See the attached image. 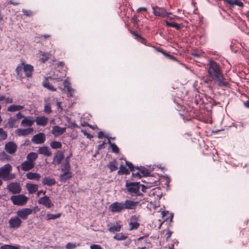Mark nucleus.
Listing matches in <instances>:
<instances>
[{
	"instance_id": "nucleus-1",
	"label": "nucleus",
	"mask_w": 249,
	"mask_h": 249,
	"mask_svg": "<svg viewBox=\"0 0 249 249\" xmlns=\"http://www.w3.org/2000/svg\"><path fill=\"white\" fill-rule=\"evenodd\" d=\"M207 65L209 76L216 83L217 86L219 87H227L229 83L225 81V77L219 64L211 60L209 61Z\"/></svg>"
},
{
	"instance_id": "nucleus-2",
	"label": "nucleus",
	"mask_w": 249,
	"mask_h": 249,
	"mask_svg": "<svg viewBox=\"0 0 249 249\" xmlns=\"http://www.w3.org/2000/svg\"><path fill=\"white\" fill-rule=\"evenodd\" d=\"M138 204V201L129 199H126L122 202L115 201L109 205V210L112 213H120L126 209H135Z\"/></svg>"
},
{
	"instance_id": "nucleus-3",
	"label": "nucleus",
	"mask_w": 249,
	"mask_h": 249,
	"mask_svg": "<svg viewBox=\"0 0 249 249\" xmlns=\"http://www.w3.org/2000/svg\"><path fill=\"white\" fill-rule=\"evenodd\" d=\"M127 192L132 196H141L142 194L140 193L141 184L140 182H126L125 184Z\"/></svg>"
},
{
	"instance_id": "nucleus-4",
	"label": "nucleus",
	"mask_w": 249,
	"mask_h": 249,
	"mask_svg": "<svg viewBox=\"0 0 249 249\" xmlns=\"http://www.w3.org/2000/svg\"><path fill=\"white\" fill-rule=\"evenodd\" d=\"M28 197L23 195H18L12 196L10 200L14 205L17 206H23L25 205L27 201Z\"/></svg>"
},
{
	"instance_id": "nucleus-5",
	"label": "nucleus",
	"mask_w": 249,
	"mask_h": 249,
	"mask_svg": "<svg viewBox=\"0 0 249 249\" xmlns=\"http://www.w3.org/2000/svg\"><path fill=\"white\" fill-rule=\"evenodd\" d=\"M152 8L153 10V14L155 16L163 18L171 14V12L167 11L166 9L163 7L155 6H152Z\"/></svg>"
},
{
	"instance_id": "nucleus-6",
	"label": "nucleus",
	"mask_w": 249,
	"mask_h": 249,
	"mask_svg": "<svg viewBox=\"0 0 249 249\" xmlns=\"http://www.w3.org/2000/svg\"><path fill=\"white\" fill-rule=\"evenodd\" d=\"M12 170V166L9 163L4 165L0 168V178L4 180H8L7 176L9 175L10 172Z\"/></svg>"
},
{
	"instance_id": "nucleus-7",
	"label": "nucleus",
	"mask_w": 249,
	"mask_h": 249,
	"mask_svg": "<svg viewBox=\"0 0 249 249\" xmlns=\"http://www.w3.org/2000/svg\"><path fill=\"white\" fill-rule=\"evenodd\" d=\"M7 189L13 194H19L21 188L19 182H11L7 186Z\"/></svg>"
},
{
	"instance_id": "nucleus-8",
	"label": "nucleus",
	"mask_w": 249,
	"mask_h": 249,
	"mask_svg": "<svg viewBox=\"0 0 249 249\" xmlns=\"http://www.w3.org/2000/svg\"><path fill=\"white\" fill-rule=\"evenodd\" d=\"M22 221L18 216L11 217L9 220V225L11 229H18L19 228Z\"/></svg>"
},
{
	"instance_id": "nucleus-9",
	"label": "nucleus",
	"mask_w": 249,
	"mask_h": 249,
	"mask_svg": "<svg viewBox=\"0 0 249 249\" xmlns=\"http://www.w3.org/2000/svg\"><path fill=\"white\" fill-rule=\"evenodd\" d=\"M32 213V210L30 208H23L18 211L17 213L19 218L23 219H26L30 214Z\"/></svg>"
},
{
	"instance_id": "nucleus-10",
	"label": "nucleus",
	"mask_w": 249,
	"mask_h": 249,
	"mask_svg": "<svg viewBox=\"0 0 249 249\" xmlns=\"http://www.w3.org/2000/svg\"><path fill=\"white\" fill-rule=\"evenodd\" d=\"M46 140L45 135L43 133H39L34 135L31 141L35 144H38L43 143Z\"/></svg>"
},
{
	"instance_id": "nucleus-11",
	"label": "nucleus",
	"mask_w": 249,
	"mask_h": 249,
	"mask_svg": "<svg viewBox=\"0 0 249 249\" xmlns=\"http://www.w3.org/2000/svg\"><path fill=\"white\" fill-rule=\"evenodd\" d=\"M5 150L10 154H14L17 149V144L13 142H9L5 144Z\"/></svg>"
},
{
	"instance_id": "nucleus-12",
	"label": "nucleus",
	"mask_w": 249,
	"mask_h": 249,
	"mask_svg": "<svg viewBox=\"0 0 249 249\" xmlns=\"http://www.w3.org/2000/svg\"><path fill=\"white\" fill-rule=\"evenodd\" d=\"M38 203L45 206L47 208H50L53 206L51 200L47 196L40 197L38 200Z\"/></svg>"
},
{
	"instance_id": "nucleus-13",
	"label": "nucleus",
	"mask_w": 249,
	"mask_h": 249,
	"mask_svg": "<svg viewBox=\"0 0 249 249\" xmlns=\"http://www.w3.org/2000/svg\"><path fill=\"white\" fill-rule=\"evenodd\" d=\"M64 158V153L62 151H57V152L55 154L53 160V163L54 165H58L60 164L62 160Z\"/></svg>"
},
{
	"instance_id": "nucleus-14",
	"label": "nucleus",
	"mask_w": 249,
	"mask_h": 249,
	"mask_svg": "<svg viewBox=\"0 0 249 249\" xmlns=\"http://www.w3.org/2000/svg\"><path fill=\"white\" fill-rule=\"evenodd\" d=\"M35 122L33 117L28 116L24 117L21 122V125L23 127H31Z\"/></svg>"
},
{
	"instance_id": "nucleus-15",
	"label": "nucleus",
	"mask_w": 249,
	"mask_h": 249,
	"mask_svg": "<svg viewBox=\"0 0 249 249\" xmlns=\"http://www.w3.org/2000/svg\"><path fill=\"white\" fill-rule=\"evenodd\" d=\"M35 166V163L30 162L27 160L23 162L20 165L21 170L24 171H29L33 169Z\"/></svg>"
},
{
	"instance_id": "nucleus-16",
	"label": "nucleus",
	"mask_w": 249,
	"mask_h": 249,
	"mask_svg": "<svg viewBox=\"0 0 249 249\" xmlns=\"http://www.w3.org/2000/svg\"><path fill=\"white\" fill-rule=\"evenodd\" d=\"M37 153L44 156L50 157L52 155L50 148L48 146L40 147L37 150Z\"/></svg>"
},
{
	"instance_id": "nucleus-17",
	"label": "nucleus",
	"mask_w": 249,
	"mask_h": 249,
	"mask_svg": "<svg viewBox=\"0 0 249 249\" xmlns=\"http://www.w3.org/2000/svg\"><path fill=\"white\" fill-rule=\"evenodd\" d=\"M66 131V127H61L58 125L52 127V132L54 136L60 135Z\"/></svg>"
},
{
	"instance_id": "nucleus-18",
	"label": "nucleus",
	"mask_w": 249,
	"mask_h": 249,
	"mask_svg": "<svg viewBox=\"0 0 249 249\" xmlns=\"http://www.w3.org/2000/svg\"><path fill=\"white\" fill-rule=\"evenodd\" d=\"M35 121L37 125L44 126L47 124L48 119L44 116H38L36 118Z\"/></svg>"
},
{
	"instance_id": "nucleus-19",
	"label": "nucleus",
	"mask_w": 249,
	"mask_h": 249,
	"mask_svg": "<svg viewBox=\"0 0 249 249\" xmlns=\"http://www.w3.org/2000/svg\"><path fill=\"white\" fill-rule=\"evenodd\" d=\"M23 70L25 72V76L27 77L32 76V72L34 70L33 66L29 64H23Z\"/></svg>"
},
{
	"instance_id": "nucleus-20",
	"label": "nucleus",
	"mask_w": 249,
	"mask_h": 249,
	"mask_svg": "<svg viewBox=\"0 0 249 249\" xmlns=\"http://www.w3.org/2000/svg\"><path fill=\"white\" fill-rule=\"evenodd\" d=\"M42 183L44 185L52 186L55 184L56 181L53 178H51L49 177H45L43 178Z\"/></svg>"
},
{
	"instance_id": "nucleus-21",
	"label": "nucleus",
	"mask_w": 249,
	"mask_h": 249,
	"mask_svg": "<svg viewBox=\"0 0 249 249\" xmlns=\"http://www.w3.org/2000/svg\"><path fill=\"white\" fill-rule=\"evenodd\" d=\"M33 131V127L25 129H18L16 130V134L19 136H26Z\"/></svg>"
},
{
	"instance_id": "nucleus-22",
	"label": "nucleus",
	"mask_w": 249,
	"mask_h": 249,
	"mask_svg": "<svg viewBox=\"0 0 249 249\" xmlns=\"http://www.w3.org/2000/svg\"><path fill=\"white\" fill-rule=\"evenodd\" d=\"M26 177L28 179L38 181L40 178L41 176L39 173L29 172L26 173Z\"/></svg>"
},
{
	"instance_id": "nucleus-23",
	"label": "nucleus",
	"mask_w": 249,
	"mask_h": 249,
	"mask_svg": "<svg viewBox=\"0 0 249 249\" xmlns=\"http://www.w3.org/2000/svg\"><path fill=\"white\" fill-rule=\"evenodd\" d=\"M25 186L30 194L35 193L38 188V185L32 183H27Z\"/></svg>"
},
{
	"instance_id": "nucleus-24",
	"label": "nucleus",
	"mask_w": 249,
	"mask_h": 249,
	"mask_svg": "<svg viewBox=\"0 0 249 249\" xmlns=\"http://www.w3.org/2000/svg\"><path fill=\"white\" fill-rule=\"evenodd\" d=\"M72 177V173L71 172H65L60 174L59 176L60 180L61 182H66L69 178Z\"/></svg>"
},
{
	"instance_id": "nucleus-25",
	"label": "nucleus",
	"mask_w": 249,
	"mask_h": 249,
	"mask_svg": "<svg viewBox=\"0 0 249 249\" xmlns=\"http://www.w3.org/2000/svg\"><path fill=\"white\" fill-rule=\"evenodd\" d=\"M42 85L44 88L53 91L56 90V89L53 86L52 84H51L49 82L48 77L45 78L44 80L43 81Z\"/></svg>"
},
{
	"instance_id": "nucleus-26",
	"label": "nucleus",
	"mask_w": 249,
	"mask_h": 249,
	"mask_svg": "<svg viewBox=\"0 0 249 249\" xmlns=\"http://www.w3.org/2000/svg\"><path fill=\"white\" fill-rule=\"evenodd\" d=\"M68 159L69 157L66 158L65 163L62 165L61 169L62 172H71V165Z\"/></svg>"
},
{
	"instance_id": "nucleus-27",
	"label": "nucleus",
	"mask_w": 249,
	"mask_h": 249,
	"mask_svg": "<svg viewBox=\"0 0 249 249\" xmlns=\"http://www.w3.org/2000/svg\"><path fill=\"white\" fill-rule=\"evenodd\" d=\"M105 137L107 139V143L109 144L110 147L111 148L112 152L115 153H118L119 152V148H118L117 145L115 143H112L110 142V138H109V137H107V136H106Z\"/></svg>"
},
{
	"instance_id": "nucleus-28",
	"label": "nucleus",
	"mask_w": 249,
	"mask_h": 249,
	"mask_svg": "<svg viewBox=\"0 0 249 249\" xmlns=\"http://www.w3.org/2000/svg\"><path fill=\"white\" fill-rule=\"evenodd\" d=\"M24 108L23 106L12 105L9 106L7 108V111L11 112H14L17 111H19Z\"/></svg>"
},
{
	"instance_id": "nucleus-29",
	"label": "nucleus",
	"mask_w": 249,
	"mask_h": 249,
	"mask_svg": "<svg viewBox=\"0 0 249 249\" xmlns=\"http://www.w3.org/2000/svg\"><path fill=\"white\" fill-rule=\"evenodd\" d=\"M38 155L36 153L31 152L27 154L26 158L27 160L30 162L35 163V160L37 159Z\"/></svg>"
},
{
	"instance_id": "nucleus-30",
	"label": "nucleus",
	"mask_w": 249,
	"mask_h": 249,
	"mask_svg": "<svg viewBox=\"0 0 249 249\" xmlns=\"http://www.w3.org/2000/svg\"><path fill=\"white\" fill-rule=\"evenodd\" d=\"M225 1H226L229 4H230L231 6H234L235 5L238 6L239 7H242L243 6V3L238 0H224Z\"/></svg>"
},
{
	"instance_id": "nucleus-31",
	"label": "nucleus",
	"mask_w": 249,
	"mask_h": 249,
	"mask_svg": "<svg viewBox=\"0 0 249 249\" xmlns=\"http://www.w3.org/2000/svg\"><path fill=\"white\" fill-rule=\"evenodd\" d=\"M130 172L123 165H121L120 169L118 171L117 174L119 175H128Z\"/></svg>"
},
{
	"instance_id": "nucleus-32",
	"label": "nucleus",
	"mask_w": 249,
	"mask_h": 249,
	"mask_svg": "<svg viewBox=\"0 0 249 249\" xmlns=\"http://www.w3.org/2000/svg\"><path fill=\"white\" fill-rule=\"evenodd\" d=\"M165 22L167 27H173L177 30H179L181 28L180 25L176 22H170L167 20H165Z\"/></svg>"
},
{
	"instance_id": "nucleus-33",
	"label": "nucleus",
	"mask_w": 249,
	"mask_h": 249,
	"mask_svg": "<svg viewBox=\"0 0 249 249\" xmlns=\"http://www.w3.org/2000/svg\"><path fill=\"white\" fill-rule=\"evenodd\" d=\"M161 215L162 217H165L167 215H169V217H167L164 218V220L166 221L170 218V221L171 222L173 218L174 214L172 213H169L168 211H163L161 212Z\"/></svg>"
},
{
	"instance_id": "nucleus-34",
	"label": "nucleus",
	"mask_w": 249,
	"mask_h": 249,
	"mask_svg": "<svg viewBox=\"0 0 249 249\" xmlns=\"http://www.w3.org/2000/svg\"><path fill=\"white\" fill-rule=\"evenodd\" d=\"M62 146V143L59 142L53 141L50 143V146L53 149L61 148Z\"/></svg>"
},
{
	"instance_id": "nucleus-35",
	"label": "nucleus",
	"mask_w": 249,
	"mask_h": 249,
	"mask_svg": "<svg viewBox=\"0 0 249 249\" xmlns=\"http://www.w3.org/2000/svg\"><path fill=\"white\" fill-rule=\"evenodd\" d=\"M108 167L109 168L110 172L115 171L117 169V161L116 160H114L113 161L110 162L108 165Z\"/></svg>"
},
{
	"instance_id": "nucleus-36",
	"label": "nucleus",
	"mask_w": 249,
	"mask_h": 249,
	"mask_svg": "<svg viewBox=\"0 0 249 249\" xmlns=\"http://www.w3.org/2000/svg\"><path fill=\"white\" fill-rule=\"evenodd\" d=\"M127 237L126 234L123 233H117L113 236V238L116 240L120 241L124 240Z\"/></svg>"
},
{
	"instance_id": "nucleus-37",
	"label": "nucleus",
	"mask_w": 249,
	"mask_h": 249,
	"mask_svg": "<svg viewBox=\"0 0 249 249\" xmlns=\"http://www.w3.org/2000/svg\"><path fill=\"white\" fill-rule=\"evenodd\" d=\"M121 226L118 224L114 225L110 227L108 231L112 233H115V232L119 231L121 230Z\"/></svg>"
},
{
	"instance_id": "nucleus-38",
	"label": "nucleus",
	"mask_w": 249,
	"mask_h": 249,
	"mask_svg": "<svg viewBox=\"0 0 249 249\" xmlns=\"http://www.w3.org/2000/svg\"><path fill=\"white\" fill-rule=\"evenodd\" d=\"M61 216V213L56 214L48 213L46 215L47 220L55 219Z\"/></svg>"
},
{
	"instance_id": "nucleus-39",
	"label": "nucleus",
	"mask_w": 249,
	"mask_h": 249,
	"mask_svg": "<svg viewBox=\"0 0 249 249\" xmlns=\"http://www.w3.org/2000/svg\"><path fill=\"white\" fill-rule=\"evenodd\" d=\"M140 226L138 222H130L129 223V231L137 230Z\"/></svg>"
},
{
	"instance_id": "nucleus-40",
	"label": "nucleus",
	"mask_w": 249,
	"mask_h": 249,
	"mask_svg": "<svg viewBox=\"0 0 249 249\" xmlns=\"http://www.w3.org/2000/svg\"><path fill=\"white\" fill-rule=\"evenodd\" d=\"M7 137V134L3 128L0 127V142L5 140Z\"/></svg>"
},
{
	"instance_id": "nucleus-41",
	"label": "nucleus",
	"mask_w": 249,
	"mask_h": 249,
	"mask_svg": "<svg viewBox=\"0 0 249 249\" xmlns=\"http://www.w3.org/2000/svg\"><path fill=\"white\" fill-rule=\"evenodd\" d=\"M16 120L15 118L11 117L8 120L7 124L9 128H13L15 127V123L16 122Z\"/></svg>"
},
{
	"instance_id": "nucleus-42",
	"label": "nucleus",
	"mask_w": 249,
	"mask_h": 249,
	"mask_svg": "<svg viewBox=\"0 0 249 249\" xmlns=\"http://www.w3.org/2000/svg\"><path fill=\"white\" fill-rule=\"evenodd\" d=\"M50 53H43L41 55V57L40 58L42 63H44L46 61H47L50 58Z\"/></svg>"
},
{
	"instance_id": "nucleus-43",
	"label": "nucleus",
	"mask_w": 249,
	"mask_h": 249,
	"mask_svg": "<svg viewBox=\"0 0 249 249\" xmlns=\"http://www.w3.org/2000/svg\"><path fill=\"white\" fill-rule=\"evenodd\" d=\"M0 249H19L18 246L11 245H4L0 247Z\"/></svg>"
},
{
	"instance_id": "nucleus-44",
	"label": "nucleus",
	"mask_w": 249,
	"mask_h": 249,
	"mask_svg": "<svg viewBox=\"0 0 249 249\" xmlns=\"http://www.w3.org/2000/svg\"><path fill=\"white\" fill-rule=\"evenodd\" d=\"M64 90L67 91L68 96L71 97L73 96L74 93V89L71 87H68Z\"/></svg>"
},
{
	"instance_id": "nucleus-45",
	"label": "nucleus",
	"mask_w": 249,
	"mask_h": 249,
	"mask_svg": "<svg viewBox=\"0 0 249 249\" xmlns=\"http://www.w3.org/2000/svg\"><path fill=\"white\" fill-rule=\"evenodd\" d=\"M44 111L47 114H50L52 112L51 105L49 103L45 105Z\"/></svg>"
},
{
	"instance_id": "nucleus-46",
	"label": "nucleus",
	"mask_w": 249,
	"mask_h": 249,
	"mask_svg": "<svg viewBox=\"0 0 249 249\" xmlns=\"http://www.w3.org/2000/svg\"><path fill=\"white\" fill-rule=\"evenodd\" d=\"M140 172L144 177H149L151 176L150 173L147 170L142 169L140 170Z\"/></svg>"
},
{
	"instance_id": "nucleus-47",
	"label": "nucleus",
	"mask_w": 249,
	"mask_h": 249,
	"mask_svg": "<svg viewBox=\"0 0 249 249\" xmlns=\"http://www.w3.org/2000/svg\"><path fill=\"white\" fill-rule=\"evenodd\" d=\"M68 124H69V126L71 128H76L78 127V125L74 122H71L70 121V119H69L67 121Z\"/></svg>"
},
{
	"instance_id": "nucleus-48",
	"label": "nucleus",
	"mask_w": 249,
	"mask_h": 249,
	"mask_svg": "<svg viewBox=\"0 0 249 249\" xmlns=\"http://www.w3.org/2000/svg\"><path fill=\"white\" fill-rule=\"evenodd\" d=\"M76 247V244H74L71 242L68 243L66 245V248L67 249H74Z\"/></svg>"
},
{
	"instance_id": "nucleus-49",
	"label": "nucleus",
	"mask_w": 249,
	"mask_h": 249,
	"mask_svg": "<svg viewBox=\"0 0 249 249\" xmlns=\"http://www.w3.org/2000/svg\"><path fill=\"white\" fill-rule=\"evenodd\" d=\"M23 64L24 63H22L21 65H18L16 69V72L18 75L20 74V73L23 70Z\"/></svg>"
},
{
	"instance_id": "nucleus-50",
	"label": "nucleus",
	"mask_w": 249,
	"mask_h": 249,
	"mask_svg": "<svg viewBox=\"0 0 249 249\" xmlns=\"http://www.w3.org/2000/svg\"><path fill=\"white\" fill-rule=\"evenodd\" d=\"M125 164L128 167V168L129 169L130 171H134L135 167L131 162L128 161H125Z\"/></svg>"
},
{
	"instance_id": "nucleus-51",
	"label": "nucleus",
	"mask_w": 249,
	"mask_h": 249,
	"mask_svg": "<svg viewBox=\"0 0 249 249\" xmlns=\"http://www.w3.org/2000/svg\"><path fill=\"white\" fill-rule=\"evenodd\" d=\"M139 218H140L139 215L136 214V215H132L130 218V222H137Z\"/></svg>"
},
{
	"instance_id": "nucleus-52",
	"label": "nucleus",
	"mask_w": 249,
	"mask_h": 249,
	"mask_svg": "<svg viewBox=\"0 0 249 249\" xmlns=\"http://www.w3.org/2000/svg\"><path fill=\"white\" fill-rule=\"evenodd\" d=\"M162 53L163 54H164L167 57L169 58L170 59L173 60H174V61H177L176 58L174 55H172L171 54H168V53H165L164 52H163Z\"/></svg>"
},
{
	"instance_id": "nucleus-53",
	"label": "nucleus",
	"mask_w": 249,
	"mask_h": 249,
	"mask_svg": "<svg viewBox=\"0 0 249 249\" xmlns=\"http://www.w3.org/2000/svg\"><path fill=\"white\" fill-rule=\"evenodd\" d=\"M22 12L24 15H26L27 16H30L32 15V12L30 10L22 9Z\"/></svg>"
},
{
	"instance_id": "nucleus-54",
	"label": "nucleus",
	"mask_w": 249,
	"mask_h": 249,
	"mask_svg": "<svg viewBox=\"0 0 249 249\" xmlns=\"http://www.w3.org/2000/svg\"><path fill=\"white\" fill-rule=\"evenodd\" d=\"M14 117L17 121L24 117V116L20 112H18L15 116H14Z\"/></svg>"
},
{
	"instance_id": "nucleus-55",
	"label": "nucleus",
	"mask_w": 249,
	"mask_h": 249,
	"mask_svg": "<svg viewBox=\"0 0 249 249\" xmlns=\"http://www.w3.org/2000/svg\"><path fill=\"white\" fill-rule=\"evenodd\" d=\"M8 157V155H7L6 154H5L4 152H1L0 153V159L1 160L7 159Z\"/></svg>"
},
{
	"instance_id": "nucleus-56",
	"label": "nucleus",
	"mask_w": 249,
	"mask_h": 249,
	"mask_svg": "<svg viewBox=\"0 0 249 249\" xmlns=\"http://www.w3.org/2000/svg\"><path fill=\"white\" fill-rule=\"evenodd\" d=\"M4 100H5V104H11L13 103V99L9 97L7 98L5 97V99Z\"/></svg>"
},
{
	"instance_id": "nucleus-57",
	"label": "nucleus",
	"mask_w": 249,
	"mask_h": 249,
	"mask_svg": "<svg viewBox=\"0 0 249 249\" xmlns=\"http://www.w3.org/2000/svg\"><path fill=\"white\" fill-rule=\"evenodd\" d=\"M90 249H103L99 245L94 244L90 246Z\"/></svg>"
},
{
	"instance_id": "nucleus-58",
	"label": "nucleus",
	"mask_w": 249,
	"mask_h": 249,
	"mask_svg": "<svg viewBox=\"0 0 249 249\" xmlns=\"http://www.w3.org/2000/svg\"><path fill=\"white\" fill-rule=\"evenodd\" d=\"M70 83L68 81H67L66 80H64L63 82V85L64 87V89L67 88L68 87H71L70 86Z\"/></svg>"
},
{
	"instance_id": "nucleus-59",
	"label": "nucleus",
	"mask_w": 249,
	"mask_h": 249,
	"mask_svg": "<svg viewBox=\"0 0 249 249\" xmlns=\"http://www.w3.org/2000/svg\"><path fill=\"white\" fill-rule=\"evenodd\" d=\"M82 131L83 132L84 135L85 136H87V138H89V139H90L91 138H93V136L92 135H91L89 134V133H87L86 131H83V130H82Z\"/></svg>"
},
{
	"instance_id": "nucleus-60",
	"label": "nucleus",
	"mask_w": 249,
	"mask_h": 249,
	"mask_svg": "<svg viewBox=\"0 0 249 249\" xmlns=\"http://www.w3.org/2000/svg\"><path fill=\"white\" fill-rule=\"evenodd\" d=\"M132 176L134 178L138 177L139 178H140L142 177V175L139 172H137L136 173H133L132 174Z\"/></svg>"
},
{
	"instance_id": "nucleus-61",
	"label": "nucleus",
	"mask_w": 249,
	"mask_h": 249,
	"mask_svg": "<svg viewBox=\"0 0 249 249\" xmlns=\"http://www.w3.org/2000/svg\"><path fill=\"white\" fill-rule=\"evenodd\" d=\"M84 123L86 124V125H88L89 127H90V128L92 129H94L95 128H97L98 129V127H97V126L95 125H91V124H89L88 123H85L84 122Z\"/></svg>"
},
{
	"instance_id": "nucleus-62",
	"label": "nucleus",
	"mask_w": 249,
	"mask_h": 249,
	"mask_svg": "<svg viewBox=\"0 0 249 249\" xmlns=\"http://www.w3.org/2000/svg\"><path fill=\"white\" fill-rule=\"evenodd\" d=\"M65 75H66V74L64 73V74H62V75H60L57 78H55L54 79H56L57 81H60L62 80L63 78L64 77H65Z\"/></svg>"
},
{
	"instance_id": "nucleus-63",
	"label": "nucleus",
	"mask_w": 249,
	"mask_h": 249,
	"mask_svg": "<svg viewBox=\"0 0 249 249\" xmlns=\"http://www.w3.org/2000/svg\"><path fill=\"white\" fill-rule=\"evenodd\" d=\"M104 133L102 131H100L98 133V138L99 139H102L103 137H104Z\"/></svg>"
},
{
	"instance_id": "nucleus-64",
	"label": "nucleus",
	"mask_w": 249,
	"mask_h": 249,
	"mask_svg": "<svg viewBox=\"0 0 249 249\" xmlns=\"http://www.w3.org/2000/svg\"><path fill=\"white\" fill-rule=\"evenodd\" d=\"M105 142L98 145V150H100L104 148Z\"/></svg>"
}]
</instances>
